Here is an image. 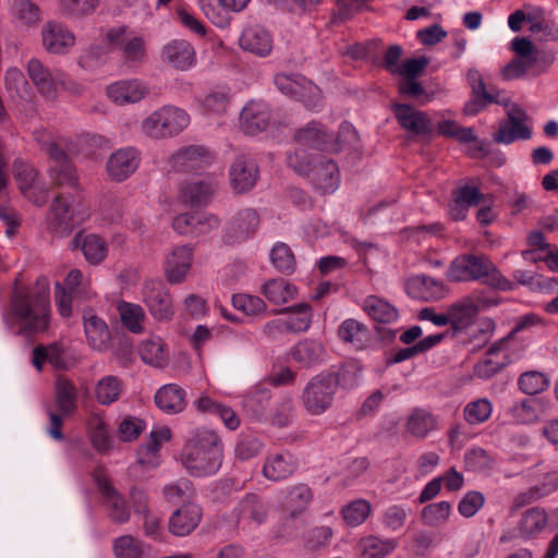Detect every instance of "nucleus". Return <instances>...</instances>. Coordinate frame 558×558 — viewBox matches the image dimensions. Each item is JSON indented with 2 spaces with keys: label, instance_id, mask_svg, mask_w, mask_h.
Masks as SVG:
<instances>
[{
  "label": "nucleus",
  "instance_id": "nucleus-64",
  "mask_svg": "<svg viewBox=\"0 0 558 558\" xmlns=\"http://www.w3.org/2000/svg\"><path fill=\"white\" fill-rule=\"evenodd\" d=\"M485 498L476 490L468 492L458 504V511L464 518L474 517L484 506Z\"/></svg>",
  "mask_w": 558,
  "mask_h": 558
},
{
  "label": "nucleus",
  "instance_id": "nucleus-12",
  "mask_svg": "<svg viewBox=\"0 0 558 558\" xmlns=\"http://www.w3.org/2000/svg\"><path fill=\"white\" fill-rule=\"evenodd\" d=\"M142 301L156 320L167 322L174 315L172 298L161 280L149 279L144 281Z\"/></svg>",
  "mask_w": 558,
  "mask_h": 558
},
{
  "label": "nucleus",
  "instance_id": "nucleus-14",
  "mask_svg": "<svg viewBox=\"0 0 558 558\" xmlns=\"http://www.w3.org/2000/svg\"><path fill=\"white\" fill-rule=\"evenodd\" d=\"M40 35L43 48L50 54H68L76 43L74 33L65 24L58 21L45 23Z\"/></svg>",
  "mask_w": 558,
  "mask_h": 558
},
{
  "label": "nucleus",
  "instance_id": "nucleus-61",
  "mask_svg": "<svg viewBox=\"0 0 558 558\" xmlns=\"http://www.w3.org/2000/svg\"><path fill=\"white\" fill-rule=\"evenodd\" d=\"M548 384L547 377L536 371L523 373L518 380L520 390L526 395L539 393L548 387Z\"/></svg>",
  "mask_w": 558,
  "mask_h": 558
},
{
  "label": "nucleus",
  "instance_id": "nucleus-43",
  "mask_svg": "<svg viewBox=\"0 0 558 558\" xmlns=\"http://www.w3.org/2000/svg\"><path fill=\"white\" fill-rule=\"evenodd\" d=\"M46 362L56 369H65L69 366L64 349L58 343L38 345L33 350L32 363L38 372Z\"/></svg>",
  "mask_w": 558,
  "mask_h": 558
},
{
  "label": "nucleus",
  "instance_id": "nucleus-25",
  "mask_svg": "<svg viewBox=\"0 0 558 558\" xmlns=\"http://www.w3.org/2000/svg\"><path fill=\"white\" fill-rule=\"evenodd\" d=\"M258 178V168L253 159L240 155L230 167V182L234 191L243 193L250 191Z\"/></svg>",
  "mask_w": 558,
  "mask_h": 558
},
{
  "label": "nucleus",
  "instance_id": "nucleus-20",
  "mask_svg": "<svg viewBox=\"0 0 558 558\" xmlns=\"http://www.w3.org/2000/svg\"><path fill=\"white\" fill-rule=\"evenodd\" d=\"M217 190V181L211 177L184 182L179 192V201L190 206L207 205Z\"/></svg>",
  "mask_w": 558,
  "mask_h": 558
},
{
  "label": "nucleus",
  "instance_id": "nucleus-44",
  "mask_svg": "<svg viewBox=\"0 0 558 558\" xmlns=\"http://www.w3.org/2000/svg\"><path fill=\"white\" fill-rule=\"evenodd\" d=\"M362 308L378 324H392L399 318L398 310L386 300L376 295L365 298Z\"/></svg>",
  "mask_w": 558,
  "mask_h": 558
},
{
  "label": "nucleus",
  "instance_id": "nucleus-32",
  "mask_svg": "<svg viewBox=\"0 0 558 558\" xmlns=\"http://www.w3.org/2000/svg\"><path fill=\"white\" fill-rule=\"evenodd\" d=\"M239 44L243 50L258 57H267L274 46L271 35L260 26L245 28L240 36Z\"/></svg>",
  "mask_w": 558,
  "mask_h": 558
},
{
  "label": "nucleus",
  "instance_id": "nucleus-59",
  "mask_svg": "<svg viewBox=\"0 0 558 558\" xmlns=\"http://www.w3.org/2000/svg\"><path fill=\"white\" fill-rule=\"evenodd\" d=\"M371 509V504L367 500L356 499L344 506L341 514L349 526H359L368 518Z\"/></svg>",
  "mask_w": 558,
  "mask_h": 558
},
{
  "label": "nucleus",
  "instance_id": "nucleus-27",
  "mask_svg": "<svg viewBox=\"0 0 558 558\" xmlns=\"http://www.w3.org/2000/svg\"><path fill=\"white\" fill-rule=\"evenodd\" d=\"M83 326L87 344L96 351H106L111 341V332L104 318L93 312L83 314Z\"/></svg>",
  "mask_w": 558,
  "mask_h": 558
},
{
  "label": "nucleus",
  "instance_id": "nucleus-40",
  "mask_svg": "<svg viewBox=\"0 0 558 558\" xmlns=\"http://www.w3.org/2000/svg\"><path fill=\"white\" fill-rule=\"evenodd\" d=\"M186 392L177 384H167L160 387L155 395L156 405L168 414L179 413L184 410Z\"/></svg>",
  "mask_w": 558,
  "mask_h": 558
},
{
  "label": "nucleus",
  "instance_id": "nucleus-49",
  "mask_svg": "<svg viewBox=\"0 0 558 558\" xmlns=\"http://www.w3.org/2000/svg\"><path fill=\"white\" fill-rule=\"evenodd\" d=\"M398 546V542L393 538L381 539L377 536L369 535L360 539L357 548L364 558H384L392 553Z\"/></svg>",
  "mask_w": 558,
  "mask_h": 558
},
{
  "label": "nucleus",
  "instance_id": "nucleus-62",
  "mask_svg": "<svg viewBox=\"0 0 558 558\" xmlns=\"http://www.w3.org/2000/svg\"><path fill=\"white\" fill-rule=\"evenodd\" d=\"M117 558H141L144 551L143 543L131 535H123L113 545Z\"/></svg>",
  "mask_w": 558,
  "mask_h": 558
},
{
  "label": "nucleus",
  "instance_id": "nucleus-46",
  "mask_svg": "<svg viewBox=\"0 0 558 558\" xmlns=\"http://www.w3.org/2000/svg\"><path fill=\"white\" fill-rule=\"evenodd\" d=\"M138 350L142 360L154 367H165L169 362L167 345L159 337H151L144 340Z\"/></svg>",
  "mask_w": 558,
  "mask_h": 558
},
{
  "label": "nucleus",
  "instance_id": "nucleus-8",
  "mask_svg": "<svg viewBox=\"0 0 558 558\" xmlns=\"http://www.w3.org/2000/svg\"><path fill=\"white\" fill-rule=\"evenodd\" d=\"M497 304L492 293L476 290L471 294L451 304L448 310L449 324L456 330L466 328L473 318L481 312Z\"/></svg>",
  "mask_w": 558,
  "mask_h": 558
},
{
  "label": "nucleus",
  "instance_id": "nucleus-45",
  "mask_svg": "<svg viewBox=\"0 0 558 558\" xmlns=\"http://www.w3.org/2000/svg\"><path fill=\"white\" fill-rule=\"evenodd\" d=\"M263 295L274 305H283L296 298V287L282 278L269 279L262 287Z\"/></svg>",
  "mask_w": 558,
  "mask_h": 558
},
{
  "label": "nucleus",
  "instance_id": "nucleus-13",
  "mask_svg": "<svg viewBox=\"0 0 558 558\" xmlns=\"http://www.w3.org/2000/svg\"><path fill=\"white\" fill-rule=\"evenodd\" d=\"M507 121L499 124L493 138L498 144L509 145L515 141H527L533 135L530 118L519 106H512L507 110Z\"/></svg>",
  "mask_w": 558,
  "mask_h": 558
},
{
  "label": "nucleus",
  "instance_id": "nucleus-50",
  "mask_svg": "<svg viewBox=\"0 0 558 558\" xmlns=\"http://www.w3.org/2000/svg\"><path fill=\"white\" fill-rule=\"evenodd\" d=\"M117 311L123 326L133 333L144 331V320L146 318L143 307L138 304L121 301Z\"/></svg>",
  "mask_w": 558,
  "mask_h": 558
},
{
  "label": "nucleus",
  "instance_id": "nucleus-17",
  "mask_svg": "<svg viewBox=\"0 0 558 558\" xmlns=\"http://www.w3.org/2000/svg\"><path fill=\"white\" fill-rule=\"evenodd\" d=\"M26 71L41 96L50 100L57 99L61 70H50L39 59L32 58L26 64Z\"/></svg>",
  "mask_w": 558,
  "mask_h": 558
},
{
  "label": "nucleus",
  "instance_id": "nucleus-36",
  "mask_svg": "<svg viewBox=\"0 0 558 558\" xmlns=\"http://www.w3.org/2000/svg\"><path fill=\"white\" fill-rule=\"evenodd\" d=\"M438 429V418L430 411L415 408L408 415L405 430L416 439H425Z\"/></svg>",
  "mask_w": 558,
  "mask_h": 558
},
{
  "label": "nucleus",
  "instance_id": "nucleus-1",
  "mask_svg": "<svg viewBox=\"0 0 558 558\" xmlns=\"http://www.w3.org/2000/svg\"><path fill=\"white\" fill-rule=\"evenodd\" d=\"M49 312V281L46 277L38 278L34 288H20L16 280L10 307L2 318L14 333L32 336L48 328Z\"/></svg>",
  "mask_w": 558,
  "mask_h": 558
},
{
  "label": "nucleus",
  "instance_id": "nucleus-34",
  "mask_svg": "<svg viewBox=\"0 0 558 558\" xmlns=\"http://www.w3.org/2000/svg\"><path fill=\"white\" fill-rule=\"evenodd\" d=\"M407 289L413 298L436 301L445 298L447 288L444 282L429 276L417 275L408 280Z\"/></svg>",
  "mask_w": 558,
  "mask_h": 558
},
{
  "label": "nucleus",
  "instance_id": "nucleus-38",
  "mask_svg": "<svg viewBox=\"0 0 558 558\" xmlns=\"http://www.w3.org/2000/svg\"><path fill=\"white\" fill-rule=\"evenodd\" d=\"M124 381L116 375H105L95 381L93 396L104 407L120 400L124 392Z\"/></svg>",
  "mask_w": 558,
  "mask_h": 558
},
{
  "label": "nucleus",
  "instance_id": "nucleus-15",
  "mask_svg": "<svg viewBox=\"0 0 558 558\" xmlns=\"http://www.w3.org/2000/svg\"><path fill=\"white\" fill-rule=\"evenodd\" d=\"M213 154L204 146L190 145L179 148L168 159L169 169L177 172L197 171L208 167Z\"/></svg>",
  "mask_w": 558,
  "mask_h": 558
},
{
  "label": "nucleus",
  "instance_id": "nucleus-2",
  "mask_svg": "<svg viewBox=\"0 0 558 558\" xmlns=\"http://www.w3.org/2000/svg\"><path fill=\"white\" fill-rule=\"evenodd\" d=\"M181 460L193 476L216 474L223 460L222 444L217 433L206 428L197 429L185 442Z\"/></svg>",
  "mask_w": 558,
  "mask_h": 558
},
{
  "label": "nucleus",
  "instance_id": "nucleus-52",
  "mask_svg": "<svg viewBox=\"0 0 558 558\" xmlns=\"http://www.w3.org/2000/svg\"><path fill=\"white\" fill-rule=\"evenodd\" d=\"M558 488V474L549 473L541 485L533 486L525 492L520 493L514 498V506L522 507L542 497H545Z\"/></svg>",
  "mask_w": 558,
  "mask_h": 558
},
{
  "label": "nucleus",
  "instance_id": "nucleus-47",
  "mask_svg": "<svg viewBox=\"0 0 558 558\" xmlns=\"http://www.w3.org/2000/svg\"><path fill=\"white\" fill-rule=\"evenodd\" d=\"M290 354L295 362L307 367L323 360L325 349L318 341L304 339L291 349Z\"/></svg>",
  "mask_w": 558,
  "mask_h": 558
},
{
  "label": "nucleus",
  "instance_id": "nucleus-33",
  "mask_svg": "<svg viewBox=\"0 0 558 558\" xmlns=\"http://www.w3.org/2000/svg\"><path fill=\"white\" fill-rule=\"evenodd\" d=\"M310 174L314 186L323 194H331L339 187L340 173L332 160L316 162Z\"/></svg>",
  "mask_w": 558,
  "mask_h": 558
},
{
  "label": "nucleus",
  "instance_id": "nucleus-58",
  "mask_svg": "<svg viewBox=\"0 0 558 558\" xmlns=\"http://www.w3.org/2000/svg\"><path fill=\"white\" fill-rule=\"evenodd\" d=\"M539 403L534 399H526L514 403L509 409L513 422L518 424H530L538 420Z\"/></svg>",
  "mask_w": 558,
  "mask_h": 558
},
{
  "label": "nucleus",
  "instance_id": "nucleus-60",
  "mask_svg": "<svg viewBox=\"0 0 558 558\" xmlns=\"http://www.w3.org/2000/svg\"><path fill=\"white\" fill-rule=\"evenodd\" d=\"M232 305L247 316H264L267 313V304L256 295L235 294L232 296Z\"/></svg>",
  "mask_w": 558,
  "mask_h": 558
},
{
  "label": "nucleus",
  "instance_id": "nucleus-29",
  "mask_svg": "<svg viewBox=\"0 0 558 558\" xmlns=\"http://www.w3.org/2000/svg\"><path fill=\"white\" fill-rule=\"evenodd\" d=\"M393 112L400 125L408 132L422 135L430 131L432 121L426 112L404 104L395 105Z\"/></svg>",
  "mask_w": 558,
  "mask_h": 558
},
{
  "label": "nucleus",
  "instance_id": "nucleus-3",
  "mask_svg": "<svg viewBox=\"0 0 558 558\" xmlns=\"http://www.w3.org/2000/svg\"><path fill=\"white\" fill-rule=\"evenodd\" d=\"M35 138L52 160L49 168V175L52 182L58 186L73 187L78 186V177L68 156L78 153L77 146L69 138H52L46 131H36Z\"/></svg>",
  "mask_w": 558,
  "mask_h": 558
},
{
  "label": "nucleus",
  "instance_id": "nucleus-19",
  "mask_svg": "<svg viewBox=\"0 0 558 558\" xmlns=\"http://www.w3.org/2000/svg\"><path fill=\"white\" fill-rule=\"evenodd\" d=\"M141 163V153L135 147H123L112 153L106 163L111 180L122 182L132 175Z\"/></svg>",
  "mask_w": 558,
  "mask_h": 558
},
{
  "label": "nucleus",
  "instance_id": "nucleus-7",
  "mask_svg": "<svg viewBox=\"0 0 558 558\" xmlns=\"http://www.w3.org/2000/svg\"><path fill=\"white\" fill-rule=\"evenodd\" d=\"M339 380L335 374H319L313 377L302 393V404L312 415L325 413L331 405Z\"/></svg>",
  "mask_w": 558,
  "mask_h": 558
},
{
  "label": "nucleus",
  "instance_id": "nucleus-24",
  "mask_svg": "<svg viewBox=\"0 0 558 558\" xmlns=\"http://www.w3.org/2000/svg\"><path fill=\"white\" fill-rule=\"evenodd\" d=\"M98 489L102 495L110 519L119 524L130 520L131 511L123 496L105 477L96 475Z\"/></svg>",
  "mask_w": 558,
  "mask_h": 558
},
{
  "label": "nucleus",
  "instance_id": "nucleus-53",
  "mask_svg": "<svg viewBox=\"0 0 558 558\" xmlns=\"http://www.w3.org/2000/svg\"><path fill=\"white\" fill-rule=\"evenodd\" d=\"M312 499V489L306 484H298L286 490V507L291 509V517L301 513Z\"/></svg>",
  "mask_w": 558,
  "mask_h": 558
},
{
  "label": "nucleus",
  "instance_id": "nucleus-57",
  "mask_svg": "<svg viewBox=\"0 0 558 558\" xmlns=\"http://www.w3.org/2000/svg\"><path fill=\"white\" fill-rule=\"evenodd\" d=\"M493 412V404L487 398H478L469 402L463 409V416L470 425L486 422Z\"/></svg>",
  "mask_w": 558,
  "mask_h": 558
},
{
  "label": "nucleus",
  "instance_id": "nucleus-39",
  "mask_svg": "<svg viewBox=\"0 0 558 558\" xmlns=\"http://www.w3.org/2000/svg\"><path fill=\"white\" fill-rule=\"evenodd\" d=\"M86 429L95 450L98 452H107L111 448L112 440L110 430L102 414L98 412L90 413L86 420Z\"/></svg>",
  "mask_w": 558,
  "mask_h": 558
},
{
  "label": "nucleus",
  "instance_id": "nucleus-9",
  "mask_svg": "<svg viewBox=\"0 0 558 558\" xmlns=\"http://www.w3.org/2000/svg\"><path fill=\"white\" fill-rule=\"evenodd\" d=\"M54 397L60 414L49 411L48 434L56 440L63 439L61 427L63 424L62 415H70L77 408V391L74 384L66 377L60 376L56 380Z\"/></svg>",
  "mask_w": 558,
  "mask_h": 558
},
{
  "label": "nucleus",
  "instance_id": "nucleus-21",
  "mask_svg": "<svg viewBox=\"0 0 558 558\" xmlns=\"http://www.w3.org/2000/svg\"><path fill=\"white\" fill-rule=\"evenodd\" d=\"M193 263V248L189 245L174 247L166 257L165 276L168 282L172 284L181 283L185 280Z\"/></svg>",
  "mask_w": 558,
  "mask_h": 558
},
{
  "label": "nucleus",
  "instance_id": "nucleus-28",
  "mask_svg": "<svg viewBox=\"0 0 558 558\" xmlns=\"http://www.w3.org/2000/svg\"><path fill=\"white\" fill-rule=\"evenodd\" d=\"M198 505L189 502L175 510L169 519V531L175 536H186L198 525L202 519Z\"/></svg>",
  "mask_w": 558,
  "mask_h": 558
},
{
  "label": "nucleus",
  "instance_id": "nucleus-18",
  "mask_svg": "<svg viewBox=\"0 0 558 558\" xmlns=\"http://www.w3.org/2000/svg\"><path fill=\"white\" fill-rule=\"evenodd\" d=\"M259 216L255 209L245 208L236 213L227 223L225 229V242L238 244L246 241L257 230Z\"/></svg>",
  "mask_w": 558,
  "mask_h": 558
},
{
  "label": "nucleus",
  "instance_id": "nucleus-23",
  "mask_svg": "<svg viewBox=\"0 0 558 558\" xmlns=\"http://www.w3.org/2000/svg\"><path fill=\"white\" fill-rule=\"evenodd\" d=\"M161 58L163 62L181 71L190 70L196 64L194 47L183 39H174L165 45Z\"/></svg>",
  "mask_w": 558,
  "mask_h": 558
},
{
  "label": "nucleus",
  "instance_id": "nucleus-11",
  "mask_svg": "<svg viewBox=\"0 0 558 558\" xmlns=\"http://www.w3.org/2000/svg\"><path fill=\"white\" fill-rule=\"evenodd\" d=\"M275 84L282 94L295 97L306 108L316 110L319 107L322 92L318 86L307 81L304 76L299 74H277L275 76Z\"/></svg>",
  "mask_w": 558,
  "mask_h": 558
},
{
  "label": "nucleus",
  "instance_id": "nucleus-6",
  "mask_svg": "<svg viewBox=\"0 0 558 558\" xmlns=\"http://www.w3.org/2000/svg\"><path fill=\"white\" fill-rule=\"evenodd\" d=\"M190 114L182 108L166 105L150 112L141 123L142 132L153 140L171 138L185 130Z\"/></svg>",
  "mask_w": 558,
  "mask_h": 558
},
{
  "label": "nucleus",
  "instance_id": "nucleus-30",
  "mask_svg": "<svg viewBox=\"0 0 558 558\" xmlns=\"http://www.w3.org/2000/svg\"><path fill=\"white\" fill-rule=\"evenodd\" d=\"M15 178L21 191L36 205L41 206L46 202L48 191L39 185L35 168L25 163L15 165Z\"/></svg>",
  "mask_w": 558,
  "mask_h": 558
},
{
  "label": "nucleus",
  "instance_id": "nucleus-37",
  "mask_svg": "<svg viewBox=\"0 0 558 558\" xmlns=\"http://www.w3.org/2000/svg\"><path fill=\"white\" fill-rule=\"evenodd\" d=\"M72 247L80 248L92 265L100 264L107 256L106 242L97 234L78 232L72 240Z\"/></svg>",
  "mask_w": 558,
  "mask_h": 558
},
{
  "label": "nucleus",
  "instance_id": "nucleus-22",
  "mask_svg": "<svg viewBox=\"0 0 558 558\" xmlns=\"http://www.w3.org/2000/svg\"><path fill=\"white\" fill-rule=\"evenodd\" d=\"M108 98L119 106L140 102L148 94L147 86L136 78L120 80L107 87Z\"/></svg>",
  "mask_w": 558,
  "mask_h": 558
},
{
  "label": "nucleus",
  "instance_id": "nucleus-48",
  "mask_svg": "<svg viewBox=\"0 0 558 558\" xmlns=\"http://www.w3.org/2000/svg\"><path fill=\"white\" fill-rule=\"evenodd\" d=\"M281 313L286 315L283 318L288 324L289 332H304L312 324L313 311L307 303L286 307Z\"/></svg>",
  "mask_w": 558,
  "mask_h": 558
},
{
  "label": "nucleus",
  "instance_id": "nucleus-56",
  "mask_svg": "<svg viewBox=\"0 0 558 558\" xmlns=\"http://www.w3.org/2000/svg\"><path fill=\"white\" fill-rule=\"evenodd\" d=\"M272 266L280 272L291 274L295 269V258L290 246L283 242H277L269 254Z\"/></svg>",
  "mask_w": 558,
  "mask_h": 558
},
{
  "label": "nucleus",
  "instance_id": "nucleus-16",
  "mask_svg": "<svg viewBox=\"0 0 558 558\" xmlns=\"http://www.w3.org/2000/svg\"><path fill=\"white\" fill-rule=\"evenodd\" d=\"M269 502L256 494H246L233 509V515L243 527L259 526L267 521Z\"/></svg>",
  "mask_w": 558,
  "mask_h": 558
},
{
  "label": "nucleus",
  "instance_id": "nucleus-51",
  "mask_svg": "<svg viewBox=\"0 0 558 558\" xmlns=\"http://www.w3.org/2000/svg\"><path fill=\"white\" fill-rule=\"evenodd\" d=\"M451 513V504L442 500L426 505L421 511V519L427 526L441 527L448 523Z\"/></svg>",
  "mask_w": 558,
  "mask_h": 558
},
{
  "label": "nucleus",
  "instance_id": "nucleus-5",
  "mask_svg": "<svg viewBox=\"0 0 558 558\" xmlns=\"http://www.w3.org/2000/svg\"><path fill=\"white\" fill-rule=\"evenodd\" d=\"M88 216V208L83 202L72 195L61 194L56 196L51 204L47 215V227L54 235L65 236Z\"/></svg>",
  "mask_w": 558,
  "mask_h": 558
},
{
  "label": "nucleus",
  "instance_id": "nucleus-4",
  "mask_svg": "<svg viewBox=\"0 0 558 558\" xmlns=\"http://www.w3.org/2000/svg\"><path fill=\"white\" fill-rule=\"evenodd\" d=\"M450 281H476L500 290L511 289L507 280L496 266L484 255L463 254L457 256L450 264L447 274Z\"/></svg>",
  "mask_w": 558,
  "mask_h": 558
},
{
  "label": "nucleus",
  "instance_id": "nucleus-63",
  "mask_svg": "<svg viewBox=\"0 0 558 558\" xmlns=\"http://www.w3.org/2000/svg\"><path fill=\"white\" fill-rule=\"evenodd\" d=\"M98 0H59V9L65 16H85L92 14Z\"/></svg>",
  "mask_w": 558,
  "mask_h": 558
},
{
  "label": "nucleus",
  "instance_id": "nucleus-54",
  "mask_svg": "<svg viewBox=\"0 0 558 558\" xmlns=\"http://www.w3.org/2000/svg\"><path fill=\"white\" fill-rule=\"evenodd\" d=\"M11 12L14 21L21 25L32 26L40 21V9L31 0H14Z\"/></svg>",
  "mask_w": 558,
  "mask_h": 558
},
{
  "label": "nucleus",
  "instance_id": "nucleus-35",
  "mask_svg": "<svg viewBox=\"0 0 558 558\" xmlns=\"http://www.w3.org/2000/svg\"><path fill=\"white\" fill-rule=\"evenodd\" d=\"M298 460L290 452L275 453L267 457L263 466V475L269 481H281L294 473Z\"/></svg>",
  "mask_w": 558,
  "mask_h": 558
},
{
  "label": "nucleus",
  "instance_id": "nucleus-26",
  "mask_svg": "<svg viewBox=\"0 0 558 558\" xmlns=\"http://www.w3.org/2000/svg\"><path fill=\"white\" fill-rule=\"evenodd\" d=\"M270 109L263 101H250L241 111L240 124L244 133L255 135L269 125Z\"/></svg>",
  "mask_w": 558,
  "mask_h": 558
},
{
  "label": "nucleus",
  "instance_id": "nucleus-55",
  "mask_svg": "<svg viewBox=\"0 0 558 558\" xmlns=\"http://www.w3.org/2000/svg\"><path fill=\"white\" fill-rule=\"evenodd\" d=\"M367 328L353 318H348L338 328V337L345 343H351L356 349L362 348L366 339Z\"/></svg>",
  "mask_w": 558,
  "mask_h": 558
},
{
  "label": "nucleus",
  "instance_id": "nucleus-31",
  "mask_svg": "<svg viewBox=\"0 0 558 558\" xmlns=\"http://www.w3.org/2000/svg\"><path fill=\"white\" fill-rule=\"evenodd\" d=\"M466 77L472 87V92L476 97V100L473 104L465 107L466 114L476 113L478 110L484 108L486 104H505V100L499 98V92L486 89L483 76L478 70H469Z\"/></svg>",
  "mask_w": 558,
  "mask_h": 558
},
{
  "label": "nucleus",
  "instance_id": "nucleus-42",
  "mask_svg": "<svg viewBox=\"0 0 558 558\" xmlns=\"http://www.w3.org/2000/svg\"><path fill=\"white\" fill-rule=\"evenodd\" d=\"M548 517L544 509L538 507L526 510L519 522L518 533L523 539L537 537L547 526Z\"/></svg>",
  "mask_w": 558,
  "mask_h": 558
},
{
  "label": "nucleus",
  "instance_id": "nucleus-41",
  "mask_svg": "<svg viewBox=\"0 0 558 558\" xmlns=\"http://www.w3.org/2000/svg\"><path fill=\"white\" fill-rule=\"evenodd\" d=\"M294 138L300 145L318 149L333 150L338 146L337 143L328 140L329 133L317 122L307 123L295 133Z\"/></svg>",
  "mask_w": 558,
  "mask_h": 558
},
{
  "label": "nucleus",
  "instance_id": "nucleus-10",
  "mask_svg": "<svg viewBox=\"0 0 558 558\" xmlns=\"http://www.w3.org/2000/svg\"><path fill=\"white\" fill-rule=\"evenodd\" d=\"M106 38L111 46L119 49L128 64L137 65L146 61V41L142 34L125 26H118L109 29Z\"/></svg>",
  "mask_w": 558,
  "mask_h": 558
}]
</instances>
